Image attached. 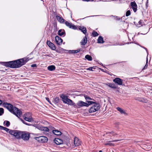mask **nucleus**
Wrapping results in <instances>:
<instances>
[{
    "label": "nucleus",
    "instance_id": "20",
    "mask_svg": "<svg viewBox=\"0 0 152 152\" xmlns=\"http://www.w3.org/2000/svg\"><path fill=\"white\" fill-rule=\"evenodd\" d=\"M39 130L44 132H49V129L48 127L42 126H41L39 128Z\"/></svg>",
    "mask_w": 152,
    "mask_h": 152
},
{
    "label": "nucleus",
    "instance_id": "4",
    "mask_svg": "<svg viewBox=\"0 0 152 152\" xmlns=\"http://www.w3.org/2000/svg\"><path fill=\"white\" fill-rule=\"evenodd\" d=\"M100 104L97 102L94 103L90 107L89 110V112L90 113L95 112L98 111L100 109Z\"/></svg>",
    "mask_w": 152,
    "mask_h": 152
},
{
    "label": "nucleus",
    "instance_id": "32",
    "mask_svg": "<svg viewBox=\"0 0 152 152\" xmlns=\"http://www.w3.org/2000/svg\"><path fill=\"white\" fill-rule=\"evenodd\" d=\"M85 58L89 61L92 60V58L91 56L88 55H87L85 56Z\"/></svg>",
    "mask_w": 152,
    "mask_h": 152
},
{
    "label": "nucleus",
    "instance_id": "23",
    "mask_svg": "<svg viewBox=\"0 0 152 152\" xmlns=\"http://www.w3.org/2000/svg\"><path fill=\"white\" fill-rule=\"evenodd\" d=\"M52 132L54 134L57 135H61L62 134L60 131L58 130H53Z\"/></svg>",
    "mask_w": 152,
    "mask_h": 152
},
{
    "label": "nucleus",
    "instance_id": "27",
    "mask_svg": "<svg viewBox=\"0 0 152 152\" xmlns=\"http://www.w3.org/2000/svg\"><path fill=\"white\" fill-rule=\"evenodd\" d=\"M80 51V49H78L75 50H70L69 52L70 53H77Z\"/></svg>",
    "mask_w": 152,
    "mask_h": 152
},
{
    "label": "nucleus",
    "instance_id": "28",
    "mask_svg": "<svg viewBox=\"0 0 152 152\" xmlns=\"http://www.w3.org/2000/svg\"><path fill=\"white\" fill-rule=\"evenodd\" d=\"M0 129L4 130L7 132H9L10 131V130H11V129H10L8 128L1 126H0Z\"/></svg>",
    "mask_w": 152,
    "mask_h": 152
},
{
    "label": "nucleus",
    "instance_id": "12",
    "mask_svg": "<svg viewBox=\"0 0 152 152\" xmlns=\"http://www.w3.org/2000/svg\"><path fill=\"white\" fill-rule=\"evenodd\" d=\"M113 81L115 83L119 85H122L123 83L122 80L121 78L118 77H116L113 79Z\"/></svg>",
    "mask_w": 152,
    "mask_h": 152
},
{
    "label": "nucleus",
    "instance_id": "39",
    "mask_svg": "<svg viewBox=\"0 0 152 152\" xmlns=\"http://www.w3.org/2000/svg\"><path fill=\"white\" fill-rule=\"evenodd\" d=\"M4 109L2 108H0V115H1L4 113Z\"/></svg>",
    "mask_w": 152,
    "mask_h": 152
},
{
    "label": "nucleus",
    "instance_id": "48",
    "mask_svg": "<svg viewBox=\"0 0 152 152\" xmlns=\"http://www.w3.org/2000/svg\"><path fill=\"white\" fill-rule=\"evenodd\" d=\"M83 1H93V0H83Z\"/></svg>",
    "mask_w": 152,
    "mask_h": 152
},
{
    "label": "nucleus",
    "instance_id": "9",
    "mask_svg": "<svg viewBox=\"0 0 152 152\" xmlns=\"http://www.w3.org/2000/svg\"><path fill=\"white\" fill-rule=\"evenodd\" d=\"M77 105L78 106L77 107L78 108H80L83 106H85L86 107H88V105L87 103L81 101H79L77 103Z\"/></svg>",
    "mask_w": 152,
    "mask_h": 152
},
{
    "label": "nucleus",
    "instance_id": "10",
    "mask_svg": "<svg viewBox=\"0 0 152 152\" xmlns=\"http://www.w3.org/2000/svg\"><path fill=\"white\" fill-rule=\"evenodd\" d=\"M55 41L57 45H60L62 44L63 40L58 36H56L55 37Z\"/></svg>",
    "mask_w": 152,
    "mask_h": 152
},
{
    "label": "nucleus",
    "instance_id": "45",
    "mask_svg": "<svg viewBox=\"0 0 152 152\" xmlns=\"http://www.w3.org/2000/svg\"><path fill=\"white\" fill-rule=\"evenodd\" d=\"M21 121L24 124L26 125H29V124H28L27 123H26L25 121H24L23 120H22Z\"/></svg>",
    "mask_w": 152,
    "mask_h": 152
},
{
    "label": "nucleus",
    "instance_id": "24",
    "mask_svg": "<svg viewBox=\"0 0 152 152\" xmlns=\"http://www.w3.org/2000/svg\"><path fill=\"white\" fill-rule=\"evenodd\" d=\"M97 40L98 43L102 44L104 42L103 38L101 36L99 37Z\"/></svg>",
    "mask_w": 152,
    "mask_h": 152
},
{
    "label": "nucleus",
    "instance_id": "18",
    "mask_svg": "<svg viewBox=\"0 0 152 152\" xmlns=\"http://www.w3.org/2000/svg\"><path fill=\"white\" fill-rule=\"evenodd\" d=\"M58 35L61 36H64L66 34L65 31L64 29L59 30L58 31Z\"/></svg>",
    "mask_w": 152,
    "mask_h": 152
},
{
    "label": "nucleus",
    "instance_id": "13",
    "mask_svg": "<svg viewBox=\"0 0 152 152\" xmlns=\"http://www.w3.org/2000/svg\"><path fill=\"white\" fill-rule=\"evenodd\" d=\"M74 144L75 146H78L81 144V142L77 137H75L74 140Z\"/></svg>",
    "mask_w": 152,
    "mask_h": 152
},
{
    "label": "nucleus",
    "instance_id": "31",
    "mask_svg": "<svg viewBox=\"0 0 152 152\" xmlns=\"http://www.w3.org/2000/svg\"><path fill=\"white\" fill-rule=\"evenodd\" d=\"M137 5L135 1H134V12H136L137 10Z\"/></svg>",
    "mask_w": 152,
    "mask_h": 152
},
{
    "label": "nucleus",
    "instance_id": "7",
    "mask_svg": "<svg viewBox=\"0 0 152 152\" xmlns=\"http://www.w3.org/2000/svg\"><path fill=\"white\" fill-rule=\"evenodd\" d=\"M30 135L28 134L25 132H21V138L24 140H28L29 138Z\"/></svg>",
    "mask_w": 152,
    "mask_h": 152
},
{
    "label": "nucleus",
    "instance_id": "6",
    "mask_svg": "<svg viewBox=\"0 0 152 152\" xmlns=\"http://www.w3.org/2000/svg\"><path fill=\"white\" fill-rule=\"evenodd\" d=\"M36 140L38 142L41 143H45L48 141V138L45 136H41L36 137Z\"/></svg>",
    "mask_w": 152,
    "mask_h": 152
},
{
    "label": "nucleus",
    "instance_id": "5",
    "mask_svg": "<svg viewBox=\"0 0 152 152\" xmlns=\"http://www.w3.org/2000/svg\"><path fill=\"white\" fill-rule=\"evenodd\" d=\"M9 133L11 135H13L16 138L20 139L21 138V132L18 130H10Z\"/></svg>",
    "mask_w": 152,
    "mask_h": 152
},
{
    "label": "nucleus",
    "instance_id": "51",
    "mask_svg": "<svg viewBox=\"0 0 152 152\" xmlns=\"http://www.w3.org/2000/svg\"><path fill=\"white\" fill-rule=\"evenodd\" d=\"M2 100H1L0 99V105H1V104H2Z\"/></svg>",
    "mask_w": 152,
    "mask_h": 152
},
{
    "label": "nucleus",
    "instance_id": "30",
    "mask_svg": "<svg viewBox=\"0 0 152 152\" xmlns=\"http://www.w3.org/2000/svg\"><path fill=\"white\" fill-rule=\"evenodd\" d=\"M4 126L7 127H9L10 125V122L7 121H5L4 122Z\"/></svg>",
    "mask_w": 152,
    "mask_h": 152
},
{
    "label": "nucleus",
    "instance_id": "17",
    "mask_svg": "<svg viewBox=\"0 0 152 152\" xmlns=\"http://www.w3.org/2000/svg\"><path fill=\"white\" fill-rule=\"evenodd\" d=\"M120 140H112V141H111V142H116L119 141ZM110 142H111V141H108L107 143H105L104 144V145H109L110 146H111L113 145L114 144L112 143H110Z\"/></svg>",
    "mask_w": 152,
    "mask_h": 152
},
{
    "label": "nucleus",
    "instance_id": "2",
    "mask_svg": "<svg viewBox=\"0 0 152 152\" xmlns=\"http://www.w3.org/2000/svg\"><path fill=\"white\" fill-rule=\"evenodd\" d=\"M3 106L6 108L11 113L19 118L22 114L21 111L15 107H13L11 104L6 102L3 104Z\"/></svg>",
    "mask_w": 152,
    "mask_h": 152
},
{
    "label": "nucleus",
    "instance_id": "26",
    "mask_svg": "<svg viewBox=\"0 0 152 152\" xmlns=\"http://www.w3.org/2000/svg\"><path fill=\"white\" fill-rule=\"evenodd\" d=\"M56 69L55 66L54 65H50L48 67V70L52 71L55 70Z\"/></svg>",
    "mask_w": 152,
    "mask_h": 152
},
{
    "label": "nucleus",
    "instance_id": "11",
    "mask_svg": "<svg viewBox=\"0 0 152 152\" xmlns=\"http://www.w3.org/2000/svg\"><path fill=\"white\" fill-rule=\"evenodd\" d=\"M47 44L48 46L52 50H55L56 49V47L51 42L49 41H47Z\"/></svg>",
    "mask_w": 152,
    "mask_h": 152
},
{
    "label": "nucleus",
    "instance_id": "44",
    "mask_svg": "<svg viewBox=\"0 0 152 152\" xmlns=\"http://www.w3.org/2000/svg\"><path fill=\"white\" fill-rule=\"evenodd\" d=\"M93 67H90L89 68H88L87 69H86L87 70H88L93 71H94L93 70Z\"/></svg>",
    "mask_w": 152,
    "mask_h": 152
},
{
    "label": "nucleus",
    "instance_id": "29",
    "mask_svg": "<svg viewBox=\"0 0 152 152\" xmlns=\"http://www.w3.org/2000/svg\"><path fill=\"white\" fill-rule=\"evenodd\" d=\"M111 134L110 135V136H115L117 135V134L116 133H115L113 131L108 132L106 133L107 134Z\"/></svg>",
    "mask_w": 152,
    "mask_h": 152
},
{
    "label": "nucleus",
    "instance_id": "15",
    "mask_svg": "<svg viewBox=\"0 0 152 152\" xmlns=\"http://www.w3.org/2000/svg\"><path fill=\"white\" fill-rule=\"evenodd\" d=\"M87 41V39L86 37H85L80 42V44L81 45H85L86 44Z\"/></svg>",
    "mask_w": 152,
    "mask_h": 152
},
{
    "label": "nucleus",
    "instance_id": "47",
    "mask_svg": "<svg viewBox=\"0 0 152 152\" xmlns=\"http://www.w3.org/2000/svg\"><path fill=\"white\" fill-rule=\"evenodd\" d=\"M130 5L131 7V8L133 9V2H131L130 4Z\"/></svg>",
    "mask_w": 152,
    "mask_h": 152
},
{
    "label": "nucleus",
    "instance_id": "46",
    "mask_svg": "<svg viewBox=\"0 0 152 152\" xmlns=\"http://www.w3.org/2000/svg\"><path fill=\"white\" fill-rule=\"evenodd\" d=\"M31 66L32 67H35L37 66V65L36 64H32L31 65Z\"/></svg>",
    "mask_w": 152,
    "mask_h": 152
},
{
    "label": "nucleus",
    "instance_id": "42",
    "mask_svg": "<svg viewBox=\"0 0 152 152\" xmlns=\"http://www.w3.org/2000/svg\"><path fill=\"white\" fill-rule=\"evenodd\" d=\"M25 114H26V116L27 118L31 117L30 113H26Z\"/></svg>",
    "mask_w": 152,
    "mask_h": 152
},
{
    "label": "nucleus",
    "instance_id": "52",
    "mask_svg": "<svg viewBox=\"0 0 152 152\" xmlns=\"http://www.w3.org/2000/svg\"><path fill=\"white\" fill-rule=\"evenodd\" d=\"M99 152H102V150H100L99 151Z\"/></svg>",
    "mask_w": 152,
    "mask_h": 152
},
{
    "label": "nucleus",
    "instance_id": "3",
    "mask_svg": "<svg viewBox=\"0 0 152 152\" xmlns=\"http://www.w3.org/2000/svg\"><path fill=\"white\" fill-rule=\"evenodd\" d=\"M60 97L64 103L70 105H75V103L73 102L72 100L68 99L67 96L63 94L60 95Z\"/></svg>",
    "mask_w": 152,
    "mask_h": 152
},
{
    "label": "nucleus",
    "instance_id": "38",
    "mask_svg": "<svg viewBox=\"0 0 152 152\" xmlns=\"http://www.w3.org/2000/svg\"><path fill=\"white\" fill-rule=\"evenodd\" d=\"M84 97H85V99L87 101L88 100H92V99L91 98H90L89 96H88L87 95H84Z\"/></svg>",
    "mask_w": 152,
    "mask_h": 152
},
{
    "label": "nucleus",
    "instance_id": "37",
    "mask_svg": "<svg viewBox=\"0 0 152 152\" xmlns=\"http://www.w3.org/2000/svg\"><path fill=\"white\" fill-rule=\"evenodd\" d=\"M134 23L137 26L140 27L142 26L141 25V24L142 23V21L141 20H140L138 22V24H136L135 22H134Z\"/></svg>",
    "mask_w": 152,
    "mask_h": 152
},
{
    "label": "nucleus",
    "instance_id": "14",
    "mask_svg": "<svg viewBox=\"0 0 152 152\" xmlns=\"http://www.w3.org/2000/svg\"><path fill=\"white\" fill-rule=\"evenodd\" d=\"M54 142L57 145H60L63 143L62 140L61 139L58 138H55Z\"/></svg>",
    "mask_w": 152,
    "mask_h": 152
},
{
    "label": "nucleus",
    "instance_id": "8",
    "mask_svg": "<svg viewBox=\"0 0 152 152\" xmlns=\"http://www.w3.org/2000/svg\"><path fill=\"white\" fill-rule=\"evenodd\" d=\"M65 24L66 26L69 27V28H72L74 30H76L77 29L76 26L74 25H73L71 23H69L68 21H66L65 22Z\"/></svg>",
    "mask_w": 152,
    "mask_h": 152
},
{
    "label": "nucleus",
    "instance_id": "36",
    "mask_svg": "<svg viewBox=\"0 0 152 152\" xmlns=\"http://www.w3.org/2000/svg\"><path fill=\"white\" fill-rule=\"evenodd\" d=\"M54 101L56 104L59 103V98L58 97H56L54 99Z\"/></svg>",
    "mask_w": 152,
    "mask_h": 152
},
{
    "label": "nucleus",
    "instance_id": "1",
    "mask_svg": "<svg viewBox=\"0 0 152 152\" xmlns=\"http://www.w3.org/2000/svg\"><path fill=\"white\" fill-rule=\"evenodd\" d=\"M29 60L28 58H23L14 61L2 62L1 64L7 67L11 68H18L25 64Z\"/></svg>",
    "mask_w": 152,
    "mask_h": 152
},
{
    "label": "nucleus",
    "instance_id": "43",
    "mask_svg": "<svg viewBox=\"0 0 152 152\" xmlns=\"http://www.w3.org/2000/svg\"><path fill=\"white\" fill-rule=\"evenodd\" d=\"M33 126L34 127H36V128H37L39 130V128L40 127H41V126H39L38 124H34V125H33Z\"/></svg>",
    "mask_w": 152,
    "mask_h": 152
},
{
    "label": "nucleus",
    "instance_id": "25",
    "mask_svg": "<svg viewBox=\"0 0 152 152\" xmlns=\"http://www.w3.org/2000/svg\"><path fill=\"white\" fill-rule=\"evenodd\" d=\"M107 85L110 88H113L116 89L117 88L115 84L113 83H108Z\"/></svg>",
    "mask_w": 152,
    "mask_h": 152
},
{
    "label": "nucleus",
    "instance_id": "41",
    "mask_svg": "<svg viewBox=\"0 0 152 152\" xmlns=\"http://www.w3.org/2000/svg\"><path fill=\"white\" fill-rule=\"evenodd\" d=\"M131 14L130 11L129 10H128L126 14V16H128L129 15Z\"/></svg>",
    "mask_w": 152,
    "mask_h": 152
},
{
    "label": "nucleus",
    "instance_id": "53",
    "mask_svg": "<svg viewBox=\"0 0 152 152\" xmlns=\"http://www.w3.org/2000/svg\"><path fill=\"white\" fill-rule=\"evenodd\" d=\"M72 14L71 15V17H72Z\"/></svg>",
    "mask_w": 152,
    "mask_h": 152
},
{
    "label": "nucleus",
    "instance_id": "22",
    "mask_svg": "<svg viewBox=\"0 0 152 152\" xmlns=\"http://www.w3.org/2000/svg\"><path fill=\"white\" fill-rule=\"evenodd\" d=\"M116 109L119 111L121 114H124V115H126L127 114L126 112L121 108L118 107L116 108Z\"/></svg>",
    "mask_w": 152,
    "mask_h": 152
},
{
    "label": "nucleus",
    "instance_id": "19",
    "mask_svg": "<svg viewBox=\"0 0 152 152\" xmlns=\"http://www.w3.org/2000/svg\"><path fill=\"white\" fill-rule=\"evenodd\" d=\"M79 29L84 34H85L86 33L87 31L86 28L83 26H80L79 28Z\"/></svg>",
    "mask_w": 152,
    "mask_h": 152
},
{
    "label": "nucleus",
    "instance_id": "40",
    "mask_svg": "<svg viewBox=\"0 0 152 152\" xmlns=\"http://www.w3.org/2000/svg\"><path fill=\"white\" fill-rule=\"evenodd\" d=\"M148 62V59L147 58L146 64L145 66L144 67V68H143L142 70L145 69L147 68L148 66V65L147 64Z\"/></svg>",
    "mask_w": 152,
    "mask_h": 152
},
{
    "label": "nucleus",
    "instance_id": "16",
    "mask_svg": "<svg viewBox=\"0 0 152 152\" xmlns=\"http://www.w3.org/2000/svg\"><path fill=\"white\" fill-rule=\"evenodd\" d=\"M56 18L57 20L61 23H64L65 20L61 17L57 15L56 16Z\"/></svg>",
    "mask_w": 152,
    "mask_h": 152
},
{
    "label": "nucleus",
    "instance_id": "21",
    "mask_svg": "<svg viewBox=\"0 0 152 152\" xmlns=\"http://www.w3.org/2000/svg\"><path fill=\"white\" fill-rule=\"evenodd\" d=\"M26 114H24L23 116L24 119L26 121L28 122H31L32 121V117L27 118L26 117Z\"/></svg>",
    "mask_w": 152,
    "mask_h": 152
},
{
    "label": "nucleus",
    "instance_id": "35",
    "mask_svg": "<svg viewBox=\"0 0 152 152\" xmlns=\"http://www.w3.org/2000/svg\"><path fill=\"white\" fill-rule=\"evenodd\" d=\"M87 102H88L87 104H88V107L89 106V105H92L93 104H94V103H96V102H94L92 101H87Z\"/></svg>",
    "mask_w": 152,
    "mask_h": 152
},
{
    "label": "nucleus",
    "instance_id": "33",
    "mask_svg": "<svg viewBox=\"0 0 152 152\" xmlns=\"http://www.w3.org/2000/svg\"><path fill=\"white\" fill-rule=\"evenodd\" d=\"M139 101L140 102H144V103H147L148 102V100L145 99L144 98H141L140 99Z\"/></svg>",
    "mask_w": 152,
    "mask_h": 152
},
{
    "label": "nucleus",
    "instance_id": "50",
    "mask_svg": "<svg viewBox=\"0 0 152 152\" xmlns=\"http://www.w3.org/2000/svg\"><path fill=\"white\" fill-rule=\"evenodd\" d=\"M116 17V20H120V19H121V18H118L117 17Z\"/></svg>",
    "mask_w": 152,
    "mask_h": 152
},
{
    "label": "nucleus",
    "instance_id": "49",
    "mask_svg": "<svg viewBox=\"0 0 152 152\" xmlns=\"http://www.w3.org/2000/svg\"><path fill=\"white\" fill-rule=\"evenodd\" d=\"M46 100L48 102H49V99L48 98L46 97Z\"/></svg>",
    "mask_w": 152,
    "mask_h": 152
},
{
    "label": "nucleus",
    "instance_id": "34",
    "mask_svg": "<svg viewBox=\"0 0 152 152\" xmlns=\"http://www.w3.org/2000/svg\"><path fill=\"white\" fill-rule=\"evenodd\" d=\"M99 34L95 31H93L92 33V35L94 37H95L98 36Z\"/></svg>",
    "mask_w": 152,
    "mask_h": 152
}]
</instances>
